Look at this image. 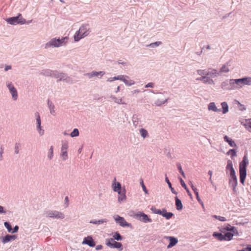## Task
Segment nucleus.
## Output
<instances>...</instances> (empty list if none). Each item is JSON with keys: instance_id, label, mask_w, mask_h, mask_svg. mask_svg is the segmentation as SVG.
Listing matches in <instances>:
<instances>
[{"instance_id": "f257e3e1", "label": "nucleus", "mask_w": 251, "mask_h": 251, "mask_svg": "<svg viewBox=\"0 0 251 251\" xmlns=\"http://www.w3.org/2000/svg\"><path fill=\"white\" fill-rule=\"evenodd\" d=\"M249 164V160L246 155L243 157L242 161L239 164L240 178V181L242 184H244V181L247 175L246 168Z\"/></svg>"}, {"instance_id": "f03ea898", "label": "nucleus", "mask_w": 251, "mask_h": 251, "mask_svg": "<svg viewBox=\"0 0 251 251\" xmlns=\"http://www.w3.org/2000/svg\"><path fill=\"white\" fill-rule=\"evenodd\" d=\"M67 41V37L62 38L61 39H56L55 38H53L45 45V48L47 49L50 47H59L65 45Z\"/></svg>"}, {"instance_id": "7ed1b4c3", "label": "nucleus", "mask_w": 251, "mask_h": 251, "mask_svg": "<svg viewBox=\"0 0 251 251\" xmlns=\"http://www.w3.org/2000/svg\"><path fill=\"white\" fill-rule=\"evenodd\" d=\"M224 229H226L227 231L226 232L222 234L221 233V241L222 240H226V241H230L232 239L234 233V227L230 225L227 226L226 227H224Z\"/></svg>"}, {"instance_id": "20e7f679", "label": "nucleus", "mask_w": 251, "mask_h": 251, "mask_svg": "<svg viewBox=\"0 0 251 251\" xmlns=\"http://www.w3.org/2000/svg\"><path fill=\"white\" fill-rule=\"evenodd\" d=\"M88 31L89 30L86 25H82L74 35L75 41L77 42L81 38L87 36L89 34Z\"/></svg>"}, {"instance_id": "39448f33", "label": "nucleus", "mask_w": 251, "mask_h": 251, "mask_svg": "<svg viewBox=\"0 0 251 251\" xmlns=\"http://www.w3.org/2000/svg\"><path fill=\"white\" fill-rule=\"evenodd\" d=\"M106 245L111 248H116L119 251L123 250V245L120 242L115 241L113 238L107 239L106 240Z\"/></svg>"}, {"instance_id": "423d86ee", "label": "nucleus", "mask_w": 251, "mask_h": 251, "mask_svg": "<svg viewBox=\"0 0 251 251\" xmlns=\"http://www.w3.org/2000/svg\"><path fill=\"white\" fill-rule=\"evenodd\" d=\"M8 23L11 25H16L18 24H23L25 23V20L23 19L21 14L18 16L11 17L6 19Z\"/></svg>"}, {"instance_id": "0eeeda50", "label": "nucleus", "mask_w": 251, "mask_h": 251, "mask_svg": "<svg viewBox=\"0 0 251 251\" xmlns=\"http://www.w3.org/2000/svg\"><path fill=\"white\" fill-rule=\"evenodd\" d=\"M46 216L56 219H63L64 218V215L62 213L57 211L51 210L46 212Z\"/></svg>"}, {"instance_id": "6e6552de", "label": "nucleus", "mask_w": 251, "mask_h": 251, "mask_svg": "<svg viewBox=\"0 0 251 251\" xmlns=\"http://www.w3.org/2000/svg\"><path fill=\"white\" fill-rule=\"evenodd\" d=\"M233 80V79H230L223 82L221 85V87L223 89L226 90H235L234 82L232 81Z\"/></svg>"}, {"instance_id": "1a4fd4ad", "label": "nucleus", "mask_w": 251, "mask_h": 251, "mask_svg": "<svg viewBox=\"0 0 251 251\" xmlns=\"http://www.w3.org/2000/svg\"><path fill=\"white\" fill-rule=\"evenodd\" d=\"M230 178L229 179V184L232 187L233 190L236 191V187L237 185V179L235 175V172L230 173Z\"/></svg>"}, {"instance_id": "9d476101", "label": "nucleus", "mask_w": 251, "mask_h": 251, "mask_svg": "<svg viewBox=\"0 0 251 251\" xmlns=\"http://www.w3.org/2000/svg\"><path fill=\"white\" fill-rule=\"evenodd\" d=\"M199 75L203 76H209L210 77H214L216 75L217 71L213 70L211 71L199 70L198 71Z\"/></svg>"}, {"instance_id": "9b49d317", "label": "nucleus", "mask_w": 251, "mask_h": 251, "mask_svg": "<svg viewBox=\"0 0 251 251\" xmlns=\"http://www.w3.org/2000/svg\"><path fill=\"white\" fill-rule=\"evenodd\" d=\"M68 148V143L66 142H63L61 147V156L63 160H66L68 157L67 150Z\"/></svg>"}, {"instance_id": "f8f14e48", "label": "nucleus", "mask_w": 251, "mask_h": 251, "mask_svg": "<svg viewBox=\"0 0 251 251\" xmlns=\"http://www.w3.org/2000/svg\"><path fill=\"white\" fill-rule=\"evenodd\" d=\"M116 223H118L121 226H128L129 224H128L125 219L123 217H121L118 215H117L114 217Z\"/></svg>"}, {"instance_id": "ddd939ff", "label": "nucleus", "mask_w": 251, "mask_h": 251, "mask_svg": "<svg viewBox=\"0 0 251 251\" xmlns=\"http://www.w3.org/2000/svg\"><path fill=\"white\" fill-rule=\"evenodd\" d=\"M7 87L12 96V98L14 100H17L18 95L16 89L15 88L14 86L10 83H8L7 84Z\"/></svg>"}, {"instance_id": "4468645a", "label": "nucleus", "mask_w": 251, "mask_h": 251, "mask_svg": "<svg viewBox=\"0 0 251 251\" xmlns=\"http://www.w3.org/2000/svg\"><path fill=\"white\" fill-rule=\"evenodd\" d=\"M82 244L88 245L91 247H93L95 246V243L91 236H87V237H85Z\"/></svg>"}, {"instance_id": "2eb2a0df", "label": "nucleus", "mask_w": 251, "mask_h": 251, "mask_svg": "<svg viewBox=\"0 0 251 251\" xmlns=\"http://www.w3.org/2000/svg\"><path fill=\"white\" fill-rule=\"evenodd\" d=\"M35 115L36 117V122L38 132L41 135H42L44 134V131L43 129H41L40 116L38 112L35 114Z\"/></svg>"}, {"instance_id": "dca6fc26", "label": "nucleus", "mask_w": 251, "mask_h": 251, "mask_svg": "<svg viewBox=\"0 0 251 251\" xmlns=\"http://www.w3.org/2000/svg\"><path fill=\"white\" fill-rule=\"evenodd\" d=\"M166 238L168 239H169V240L170 241L169 245L167 246L168 249L173 247V246L176 245L178 242L177 239L175 237H172V236H168V237H167Z\"/></svg>"}, {"instance_id": "f3484780", "label": "nucleus", "mask_w": 251, "mask_h": 251, "mask_svg": "<svg viewBox=\"0 0 251 251\" xmlns=\"http://www.w3.org/2000/svg\"><path fill=\"white\" fill-rule=\"evenodd\" d=\"M241 81V80L240 78L233 79L232 81L234 82L235 90L240 89L244 86L243 82Z\"/></svg>"}, {"instance_id": "a211bd4d", "label": "nucleus", "mask_w": 251, "mask_h": 251, "mask_svg": "<svg viewBox=\"0 0 251 251\" xmlns=\"http://www.w3.org/2000/svg\"><path fill=\"white\" fill-rule=\"evenodd\" d=\"M16 238V235H7L2 238L1 241L3 243L5 244L11 240H15Z\"/></svg>"}, {"instance_id": "6ab92c4d", "label": "nucleus", "mask_w": 251, "mask_h": 251, "mask_svg": "<svg viewBox=\"0 0 251 251\" xmlns=\"http://www.w3.org/2000/svg\"><path fill=\"white\" fill-rule=\"evenodd\" d=\"M231 61V60H230L222 65L221 67V72L227 73L229 71V67L230 66Z\"/></svg>"}, {"instance_id": "aec40b11", "label": "nucleus", "mask_w": 251, "mask_h": 251, "mask_svg": "<svg viewBox=\"0 0 251 251\" xmlns=\"http://www.w3.org/2000/svg\"><path fill=\"white\" fill-rule=\"evenodd\" d=\"M113 190L114 192H118L121 191V185L119 182H116V178H114V181L112 185Z\"/></svg>"}, {"instance_id": "412c9836", "label": "nucleus", "mask_w": 251, "mask_h": 251, "mask_svg": "<svg viewBox=\"0 0 251 251\" xmlns=\"http://www.w3.org/2000/svg\"><path fill=\"white\" fill-rule=\"evenodd\" d=\"M242 124L249 132H251V118L245 119Z\"/></svg>"}, {"instance_id": "4be33fe9", "label": "nucleus", "mask_w": 251, "mask_h": 251, "mask_svg": "<svg viewBox=\"0 0 251 251\" xmlns=\"http://www.w3.org/2000/svg\"><path fill=\"white\" fill-rule=\"evenodd\" d=\"M224 139L225 142H227L228 144V145L230 146V147H236V145L234 141L230 137H229L226 135H225L224 137Z\"/></svg>"}, {"instance_id": "5701e85b", "label": "nucleus", "mask_w": 251, "mask_h": 251, "mask_svg": "<svg viewBox=\"0 0 251 251\" xmlns=\"http://www.w3.org/2000/svg\"><path fill=\"white\" fill-rule=\"evenodd\" d=\"M104 74V73L103 72H96V71H93L91 73H88L86 75L88 76L89 78H91L94 76H97L99 75H100L101 76H102Z\"/></svg>"}, {"instance_id": "b1692460", "label": "nucleus", "mask_w": 251, "mask_h": 251, "mask_svg": "<svg viewBox=\"0 0 251 251\" xmlns=\"http://www.w3.org/2000/svg\"><path fill=\"white\" fill-rule=\"evenodd\" d=\"M244 85H251V77L248 76L240 78Z\"/></svg>"}, {"instance_id": "393cba45", "label": "nucleus", "mask_w": 251, "mask_h": 251, "mask_svg": "<svg viewBox=\"0 0 251 251\" xmlns=\"http://www.w3.org/2000/svg\"><path fill=\"white\" fill-rule=\"evenodd\" d=\"M118 193L119 194L118 196V201L119 202H121L124 201H125L126 200V193L124 191H119L118 192Z\"/></svg>"}, {"instance_id": "a878e982", "label": "nucleus", "mask_w": 251, "mask_h": 251, "mask_svg": "<svg viewBox=\"0 0 251 251\" xmlns=\"http://www.w3.org/2000/svg\"><path fill=\"white\" fill-rule=\"evenodd\" d=\"M211 77L209 76H203L202 77L200 78H197V80H201L202 81H203L204 83H211L213 82V80L210 78Z\"/></svg>"}, {"instance_id": "bb28decb", "label": "nucleus", "mask_w": 251, "mask_h": 251, "mask_svg": "<svg viewBox=\"0 0 251 251\" xmlns=\"http://www.w3.org/2000/svg\"><path fill=\"white\" fill-rule=\"evenodd\" d=\"M141 215V218L140 220V221L144 223L151 222L152 221L151 219L149 218L148 216L144 213Z\"/></svg>"}, {"instance_id": "cd10ccee", "label": "nucleus", "mask_w": 251, "mask_h": 251, "mask_svg": "<svg viewBox=\"0 0 251 251\" xmlns=\"http://www.w3.org/2000/svg\"><path fill=\"white\" fill-rule=\"evenodd\" d=\"M222 106V111L223 114H226L228 111V106L226 102H223L221 103Z\"/></svg>"}, {"instance_id": "c85d7f7f", "label": "nucleus", "mask_w": 251, "mask_h": 251, "mask_svg": "<svg viewBox=\"0 0 251 251\" xmlns=\"http://www.w3.org/2000/svg\"><path fill=\"white\" fill-rule=\"evenodd\" d=\"M208 109L209 111H213L214 112H218V109L216 106L215 103L213 102H210L208 105Z\"/></svg>"}, {"instance_id": "c756f323", "label": "nucleus", "mask_w": 251, "mask_h": 251, "mask_svg": "<svg viewBox=\"0 0 251 251\" xmlns=\"http://www.w3.org/2000/svg\"><path fill=\"white\" fill-rule=\"evenodd\" d=\"M175 200L176 209L179 210H181L182 209L183 206L181 201L179 199H178V198L177 197L175 198Z\"/></svg>"}, {"instance_id": "7c9ffc66", "label": "nucleus", "mask_w": 251, "mask_h": 251, "mask_svg": "<svg viewBox=\"0 0 251 251\" xmlns=\"http://www.w3.org/2000/svg\"><path fill=\"white\" fill-rule=\"evenodd\" d=\"M180 182L181 183V186L186 190L188 195L191 198L192 197V194L188 188L187 187L186 185L185 184L184 181L183 180L182 178L180 179Z\"/></svg>"}, {"instance_id": "2f4dec72", "label": "nucleus", "mask_w": 251, "mask_h": 251, "mask_svg": "<svg viewBox=\"0 0 251 251\" xmlns=\"http://www.w3.org/2000/svg\"><path fill=\"white\" fill-rule=\"evenodd\" d=\"M123 81L126 84L128 85H131L134 83V82L132 80L129 79V77L127 76L124 77Z\"/></svg>"}, {"instance_id": "473e14b6", "label": "nucleus", "mask_w": 251, "mask_h": 251, "mask_svg": "<svg viewBox=\"0 0 251 251\" xmlns=\"http://www.w3.org/2000/svg\"><path fill=\"white\" fill-rule=\"evenodd\" d=\"M161 215L165 217L167 219H169L172 217L173 214L171 212H167L166 210L163 209Z\"/></svg>"}, {"instance_id": "72a5a7b5", "label": "nucleus", "mask_w": 251, "mask_h": 251, "mask_svg": "<svg viewBox=\"0 0 251 251\" xmlns=\"http://www.w3.org/2000/svg\"><path fill=\"white\" fill-rule=\"evenodd\" d=\"M226 168L227 169L230 170V173H232V171H233V172H235V170H234V168H233V166H232V161H230V160H229L228 161L227 164V166H226Z\"/></svg>"}, {"instance_id": "f704fd0d", "label": "nucleus", "mask_w": 251, "mask_h": 251, "mask_svg": "<svg viewBox=\"0 0 251 251\" xmlns=\"http://www.w3.org/2000/svg\"><path fill=\"white\" fill-rule=\"evenodd\" d=\"M113 237L114 240H116L117 241H121L123 239L121 235L117 232L115 233L113 236Z\"/></svg>"}, {"instance_id": "c9c22d12", "label": "nucleus", "mask_w": 251, "mask_h": 251, "mask_svg": "<svg viewBox=\"0 0 251 251\" xmlns=\"http://www.w3.org/2000/svg\"><path fill=\"white\" fill-rule=\"evenodd\" d=\"M140 133L141 136L144 138H145V137H146L148 136V132H147V131L146 129H144V128L140 129Z\"/></svg>"}, {"instance_id": "e433bc0d", "label": "nucleus", "mask_w": 251, "mask_h": 251, "mask_svg": "<svg viewBox=\"0 0 251 251\" xmlns=\"http://www.w3.org/2000/svg\"><path fill=\"white\" fill-rule=\"evenodd\" d=\"M151 210L154 213H155V214H159V215H162V212L163 211H161V210L159 209H156V208L155 207H151Z\"/></svg>"}, {"instance_id": "4c0bfd02", "label": "nucleus", "mask_w": 251, "mask_h": 251, "mask_svg": "<svg viewBox=\"0 0 251 251\" xmlns=\"http://www.w3.org/2000/svg\"><path fill=\"white\" fill-rule=\"evenodd\" d=\"M114 101L118 104H126V103L123 100L122 98H120L119 99H117L116 98H114Z\"/></svg>"}, {"instance_id": "58836bf2", "label": "nucleus", "mask_w": 251, "mask_h": 251, "mask_svg": "<svg viewBox=\"0 0 251 251\" xmlns=\"http://www.w3.org/2000/svg\"><path fill=\"white\" fill-rule=\"evenodd\" d=\"M53 150L52 146H51L48 152V157L50 159H51L53 157Z\"/></svg>"}, {"instance_id": "ea45409f", "label": "nucleus", "mask_w": 251, "mask_h": 251, "mask_svg": "<svg viewBox=\"0 0 251 251\" xmlns=\"http://www.w3.org/2000/svg\"><path fill=\"white\" fill-rule=\"evenodd\" d=\"M78 135H79V131L77 128L74 129V130L73 131V132H72L70 134V135L72 137L77 136H78Z\"/></svg>"}, {"instance_id": "a19ab883", "label": "nucleus", "mask_w": 251, "mask_h": 251, "mask_svg": "<svg viewBox=\"0 0 251 251\" xmlns=\"http://www.w3.org/2000/svg\"><path fill=\"white\" fill-rule=\"evenodd\" d=\"M143 213V212H138L137 213H134L133 217L135 218H136L140 221V220L141 218V216H142L141 215H142Z\"/></svg>"}, {"instance_id": "79ce46f5", "label": "nucleus", "mask_w": 251, "mask_h": 251, "mask_svg": "<svg viewBox=\"0 0 251 251\" xmlns=\"http://www.w3.org/2000/svg\"><path fill=\"white\" fill-rule=\"evenodd\" d=\"M54 76H56L57 78H59V80H64L65 75L64 74H58L56 76L55 74H53Z\"/></svg>"}, {"instance_id": "37998d69", "label": "nucleus", "mask_w": 251, "mask_h": 251, "mask_svg": "<svg viewBox=\"0 0 251 251\" xmlns=\"http://www.w3.org/2000/svg\"><path fill=\"white\" fill-rule=\"evenodd\" d=\"M4 226L7 229V230L9 232H12V228L11 225L8 222H5L4 223Z\"/></svg>"}, {"instance_id": "c03bdc74", "label": "nucleus", "mask_w": 251, "mask_h": 251, "mask_svg": "<svg viewBox=\"0 0 251 251\" xmlns=\"http://www.w3.org/2000/svg\"><path fill=\"white\" fill-rule=\"evenodd\" d=\"M104 222H106V220H100L98 221H91V223H93L94 224H101Z\"/></svg>"}, {"instance_id": "a18cd8bd", "label": "nucleus", "mask_w": 251, "mask_h": 251, "mask_svg": "<svg viewBox=\"0 0 251 251\" xmlns=\"http://www.w3.org/2000/svg\"><path fill=\"white\" fill-rule=\"evenodd\" d=\"M48 104L49 105L50 113L52 115H54L55 113V111L54 110V106L51 105V104H50L49 101L48 102Z\"/></svg>"}, {"instance_id": "49530a36", "label": "nucleus", "mask_w": 251, "mask_h": 251, "mask_svg": "<svg viewBox=\"0 0 251 251\" xmlns=\"http://www.w3.org/2000/svg\"><path fill=\"white\" fill-rule=\"evenodd\" d=\"M161 44V42L160 41L156 42L154 43H151L149 46H151V47H153L154 46H158L159 45Z\"/></svg>"}, {"instance_id": "de8ad7c7", "label": "nucleus", "mask_w": 251, "mask_h": 251, "mask_svg": "<svg viewBox=\"0 0 251 251\" xmlns=\"http://www.w3.org/2000/svg\"><path fill=\"white\" fill-rule=\"evenodd\" d=\"M237 251H251V245L242 250H238Z\"/></svg>"}, {"instance_id": "09e8293b", "label": "nucleus", "mask_w": 251, "mask_h": 251, "mask_svg": "<svg viewBox=\"0 0 251 251\" xmlns=\"http://www.w3.org/2000/svg\"><path fill=\"white\" fill-rule=\"evenodd\" d=\"M228 153H230L232 156H235L236 155V151L234 149H230L229 151H228Z\"/></svg>"}, {"instance_id": "8fccbe9b", "label": "nucleus", "mask_w": 251, "mask_h": 251, "mask_svg": "<svg viewBox=\"0 0 251 251\" xmlns=\"http://www.w3.org/2000/svg\"><path fill=\"white\" fill-rule=\"evenodd\" d=\"M178 169L179 171V172L182 175V176L184 177L185 176V174H184V173L183 171L182 170V168L180 164L178 165Z\"/></svg>"}, {"instance_id": "3c124183", "label": "nucleus", "mask_w": 251, "mask_h": 251, "mask_svg": "<svg viewBox=\"0 0 251 251\" xmlns=\"http://www.w3.org/2000/svg\"><path fill=\"white\" fill-rule=\"evenodd\" d=\"M141 185H142V187L143 191L145 192V193L147 194L148 193V191H147V190L146 189V187L145 185L144 184V182H143V180H142V181L141 182Z\"/></svg>"}, {"instance_id": "603ef678", "label": "nucleus", "mask_w": 251, "mask_h": 251, "mask_svg": "<svg viewBox=\"0 0 251 251\" xmlns=\"http://www.w3.org/2000/svg\"><path fill=\"white\" fill-rule=\"evenodd\" d=\"M165 180L167 182V183H168L169 186L170 188H171L172 186H171V182H170L168 178L167 177V176H166V177H165Z\"/></svg>"}, {"instance_id": "864d4df0", "label": "nucleus", "mask_w": 251, "mask_h": 251, "mask_svg": "<svg viewBox=\"0 0 251 251\" xmlns=\"http://www.w3.org/2000/svg\"><path fill=\"white\" fill-rule=\"evenodd\" d=\"M18 229H19V227H18V226H16L14 227L13 230V231L12 230L11 233H15V232H17L18 231Z\"/></svg>"}, {"instance_id": "5fc2aeb1", "label": "nucleus", "mask_w": 251, "mask_h": 251, "mask_svg": "<svg viewBox=\"0 0 251 251\" xmlns=\"http://www.w3.org/2000/svg\"><path fill=\"white\" fill-rule=\"evenodd\" d=\"M125 76L124 75H119L116 77L117 80H121L122 81L123 80V79Z\"/></svg>"}, {"instance_id": "6e6d98bb", "label": "nucleus", "mask_w": 251, "mask_h": 251, "mask_svg": "<svg viewBox=\"0 0 251 251\" xmlns=\"http://www.w3.org/2000/svg\"><path fill=\"white\" fill-rule=\"evenodd\" d=\"M213 235L214 236V237H216L218 238V240H220V233H214Z\"/></svg>"}, {"instance_id": "4d7b16f0", "label": "nucleus", "mask_w": 251, "mask_h": 251, "mask_svg": "<svg viewBox=\"0 0 251 251\" xmlns=\"http://www.w3.org/2000/svg\"><path fill=\"white\" fill-rule=\"evenodd\" d=\"M153 87V83H149L148 84H147L146 85V88H148V87Z\"/></svg>"}, {"instance_id": "13d9d810", "label": "nucleus", "mask_w": 251, "mask_h": 251, "mask_svg": "<svg viewBox=\"0 0 251 251\" xmlns=\"http://www.w3.org/2000/svg\"><path fill=\"white\" fill-rule=\"evenodd\" d=\"M102 246L100 245H97L96 246V250H100L102 249Z\"/></svg>"}, {"instance_id": "bf43d9fd", "label": "nucleus", "mask_w": 251, "mask_h": 251, "mask_svg": "<svg viewBox=\"0 0 251 251\" xmlns=\"http://www.w3.org/2000/svg\"><path fill=\"white\" fill-rule=\"evenodd\" d=\"M117 80V78H116V77L115 76L114 77H111V78H109L108 79V81H112L113 80Z\"/></svg>"}, {"instance_id": "052dcab7", "label": "nucleus", "mask_w": 251, "mask_h": 251, "mask_svg": "<svg viewBox=\"0 0 251 251\" xmlns=\"http://www.w3.org/2000/svg\"><path fill=\"white\" fill-rule=\"evenodd\" d=\"M192 190L194 191L195 195H198V191L197 189L196 188H193Z\"/></svg>"}, {"instance_id": "680f3d73", "label": "nucleus", "mask_w": 251, "mask_h": 251, "mask_svg": "<svg viewBox=\"0 0 251 251\" xmlns=\"http://www.w3.org/2000/svg\"><path fill=\"white\" fill-rule=\"evenodd\" d=\"M192 190L194 191L195 195H198V191L197 189L196 188H193Z\"/></svg>"}, {"instance_id": "e2e57ef3", "label": "nucleus", "mask_w": 251, "mask_h": 251, "mask_svg": "<svg viewBox=\"0 0 251 251\" xmlns=\"http://www.w3.org/2000/svg\"><path fill=\"white\" fill-rule=\"evenodd\" d=\"M5 213L3 210V207L0 205V213Z\"/></svg>"}, {"instance_id": "0e129e2a", "label": "nucleus", "mask_w": 251, "mask_h": 251, "mask_svg": "<svg viewBox=\"0 0 251 251\" xmlns=\"http://www.w3.org/2000/svg\"><path fill=\"white\" fill-rule=\"evenodd\" d=\"M11 66H6L5 67L4 70H5V71H8V70L11 69Z\"/></svg>"}, {"instance_id": "69168bd1", "label": "nucleus", "mask_w": 251, "mask_h": 251, "mask_svg": "<svg viewBox=\"0 0 251 251\" xmlns=\"http://www.w3.org/2000/svg\"><path fill=\"white\" fill-rule=\"evenodd\" d=\"M15 152L16 153H18L19 152L18 146L17 145H16V147H15Z\"/></svg>"}, {"instance_id": "338daca9", "label": "nucleus", "mask_w": 251, "mask_h": 251, "mask_svg": "<svg viewBox=\"0 0 251 251\" xmlns=\"http://www.w3.org/2000/svg\"><path fill=\"white\" fill-rule=\"evenodd\" d=\"M226 220V218L225 217L221 216V221H225Z\"/></svg>"}, {"instance_id": "774afa93", "label": "nucleus", "mask_w": 251, "mask_h": 251, "mask_svg": "<svg viewBox=\"0 0 251 251\" xmlns=\"http://www.w3.org/2000/svg\"><path fill=\"white\" fill-rule=\"evenodd\" d=\"M196 197H197V199L198 201H200V198H199V193H198V195H196Z\"/></svg>"}]
</instances>
